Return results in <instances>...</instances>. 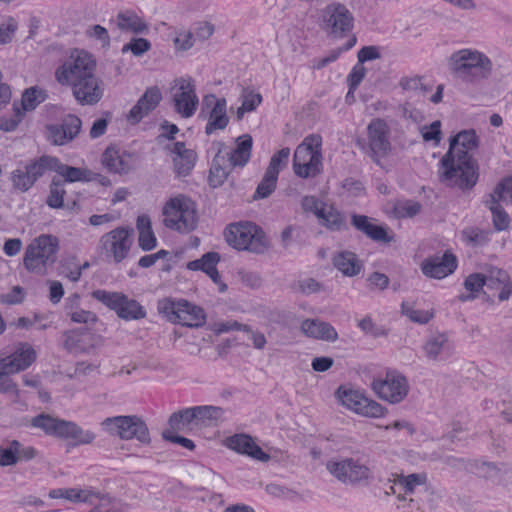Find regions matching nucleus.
I'll use <instances>...</instances> for the list:
<instances>
[{
  "mask_svg": "<svg viewBox=\"0 0 512 512\" xmlns=\"http://www.w3.org/2000/svg\"><path fill=\"white\" fill-rule=\"evenodd\" d=\"M334 266L345 276H355L361 270V264L355 253L342 251L333 257Z\"/></svg>",
  "mask_w": 512,
  "mask_h": 512,
  "instance_id": "7c9ffc66",
  "label": "nucleus"
},
{
  "mask_svg": "<svg viewBox=\"0 0 512 512\" xmlns=\"http://www.w3.org/2000/svg\"><path fill=\"white\" fill-rule=\"evenodd\" d=\"M67 420L41 413L31 419V426L41 429L49 436L62 438Z\"/></svg>",
  "mask_w": 512,
  "mask_h": 512,
  "instance_id": "cd10ccee",
  "label": "nucleus"
},
{
  "mask_svg": "<svg viewBox=\"0 0 512 512\" xmlns=\"http://www.w3.org/2000/svg\"><path fill=\"white\" fill-rule=\"evenodd\" d=\"M96 438L95 433L90 430H83L78 424L72 421H67L62 439H73L75 445L91 444Z\"/></svg>",
  "mask_w": 512,
  "mask_h": 512,
  "instance_id": "72a5a7b5",
  "label": "nucleus"
},
{
  "mask_svg": "<svg viewBox=\"0 0 512 512\" xmlns=\"http://www.w3.org/2000/svg\"><path fill=\"white\" fill-rule=\"evenodd\" d=\"M229 246L239 251L263 254L269 248V241L264 231L252 222L229 224L224 231Z\"/></svg>",
  "mask_w": 512,
  "mask_h": 512,
  "instance_id": "20e7f679",
  "label": "nucleus"
},
{
  "mask_svg": "<svg viewBox=\"0 0 512 512\" xmlns=\"http://www.w3.org/2000/svg\"><path fill=\"white\" fill-rule=\"evenodd\" d=\"M161 99L162 94L157 86L147 88L144 94L130 110L128 119L134 123H138L159 105Z\"/></svg>",
  "mask_w": 512,
  "mask_h": 512,
  "instance_id": "412c9836",
  "label": "nucleus"
},
{
  "mask_svg": "<svg viewBox=\"0 0 512 512\" xmlns=\"http://www.w3.org/2000/svg\"><path fill=\"white\" fill-rule=\"evenodd\" d=\"M56 164H57L56 157L43 155L40 158H38L34 161H31L26 166L31 174V177H32L34 183H35L46 172H48V171L56 172Z\"/></svg>",
  "mask_w": 512,
  "mask_h": 512,
  "instance_id": "c9c22d12",
  "label": "nucleus"
},
{
  "mask_svg": "<svg viewBox=\"0 0 512 512\" xmlns=\"http://www.w3.org/2000/svg\"><path fill=\"white\" fill-rule=\"evenodd\" d=\"M18 29V22L9 16L2 22V45L11 43Z\"/></svg>",
  "mask_w": 512,
  "mask_h": 512,
  "instance_id": "e2e57ef3",
  "label": "nucleus"
},
{
  "mask_svg": "<svg viewBox=\"0 0 512 512\" xmlns=\"http://www.w3.org/2000/svg\"><path fill=\"white\" fill-rule=\"evenodd\" d=\"M336 394L345 407L357 414L371 418H379L385 414V408L381 404L367 398L358 390H346L339 387Z\"/></svg>",
  "mask_w": 512,
  "mask_h": 512,
  "instance_id": "dca6fc26",
  "label": "nucleus"
},
{
  "mask_svg": "<svg viewBox=\"0 0 512 512\" xmlns=\"http://www.w3.org/2000/svg\"><path fill=\"white\" fill-rule=\"evenodd\" d=\"M151 48L150 42L145 38H134L129 43L125 44L122 52L126 53L131 51L135 56H141Z\"/></svg>",
  "mask_w": 512,
  "mask_h": 512,
  "instance_id": "13d9d810",
  "label": "nucleus"
},
{
  "mask_svg": "<svg viewBox=\"0 0 512 512\" xmlns=\"http://www.w3.org/2000/svg\"><path fill=\"white\" fill-rule=\"evenodd\" d=\"M262 102V96L251 90L244 89L242 93V106L248 111H254Z\"/></svg>",
  "mask_w": 512,
  "mask_h": 512,
  "instance_id": "69168bd1",
  "label": "nucleus"
},
{
  "mask_svg": "<svg viewBox=\"0 0 512 512\" xmlns=\"http://www.w3.org/2000/svg\"><path fill=\"white\" fill-rule=\"evenodd\" d=\"M487 208L490 210L492 214V223L493 227L496 231H504L509 228L510 217L508 213L504 210L501 203L496 202V200H485L484 201Z\"/></svg>",
  "mask_w": 512,
  "mask_h": 512,
  "instance_id": "e433bc0d",
  "label": "nucleus"
},
{
  "mask_svg": "<svg viewBox=\"0 0 512 512\" xmlns=\"http://www.w3.org/2000/svg\"><path fill=\"white\" fill-rule=\"evenodd\" d=\"M389 135L390 128L383 119H373L367 127L369 155L378 165H380V160L391 152Z\"/></svg>",
  "mask_w": 512,
  "mask_h": 512,
  "instance_id": "f3484780",
  "label": "nucleus"
},
{
  "mask_svg": "<svg viewBox=\"0 0 512 512\" xmlns=\"http://www.w3.org/2000/svg\"><path fill=\"white\" fill-rule=\"evenodd\" d=\"M277 179V175L266 170L261 182L256 188L253 198L265 199L269 197L276 189Z\"/></svg>",
  "mask_w": 512,
  "mask_h": 512,
  "instance_id": "de8ad7c7",
  "label": "nucleus"
},
{
  "mask_svg": "<svg viewBox=\"0 0 512 512\" xmlns=\"http://www.w3.org/2000/svg\"><path fill=\"white\" fill-rule=\"evenodd\" d=\"M457 265L456 256L446 251L442 256L435 255L425 259L421 264V270L429 278L442 279L452 274Z\"/></svg>",
  "mask_w": 512,
  "mask_h": 512,
  "instance_id": "6ab92c4d",
  "label": "nucleus"
},
{
  "mask_svg": "<svg viewBox=\"0 0 512 512\" xmlns=\"http://www.w3.org/2000/svg\"><path fill=\"white\" fill-rule=\"evenodd\" d=\"M473 471L482 478L493 479L499 475V468L491 462H474Z\"/></svg>",
  "mask_w": 512,
  "mask_h": 512,
  "instance_id": "4d7b16f0",
  "label": "nucleus"
},
{
  "mask_svg": "<svg viewBox=\"0 0 512 512\" xmlns=\"http://www.w3.org/2000/svg\"><path fill=\"white\" fill-rule=\"evenodd\" d=\"M58 249L57 237L48 234L40 235L27 246L24 266L28 271L44 274L47 266L55 263Z\"/></svg>",
  "mask_w": 512,
  "mask_h": 512,
  "instance_id": "1a4fd4ad",
  "label": "nucleus"
},
{
  "mask_svg": "<svg viewBox=\"0 0 512 512\" xmlns=\"http://www.w3.org/2000/svg\"><path fill=\"white\" fill-rule=\"evenodd\" d=\"M401 312L408 317L412 322L418 324H426L432 319L433 312L425 310H415L408 302H403L401 305Z\"/></svg>",
  "mask_w": 512,
  "mask_h": 512,
  "instance_id": "603ef678",
  "label": "nucleus"
},
{
  "mask_svg": "<svg viewBox=\"0 0 512 512\" xmlns=\"http://www.w3.org/2000/svg\"><path fill=\"white\" fill-rule=\"evenodd\" d=\"M489 234V231L477 227H467L462 230L461 238L468 246L480 247L489 242Z\"/></svg>",
  "mask_w": 512,
  "mask_h": 512,
  "instance_id": "c03bdc74",
  "label": "nucleus"
},
{
  "mask_svg": "<svg viewBox=\"0 0 512 512\" xmlns=\"http://www.w3.org/2000/svg\"><path fill=\"white\" fill-rule=\"evenodd\" d=\"M61 123L63 124L65 133L71 141L77 137L82 126V121L78 116L69 114L63 118Z\"/></svg>",
  "mask_w": 512,
  "mask_h": 512,
  "instance_id": "6e6d98bb",
  "label": "nucleus"
},
{
  "mask_svg": "<svg viewBox=\"0 0 512 512\" xmlns=\"http://www.w3.org/2000/svg\"><path fill=\"white\" fill-rule=\"evenodd\" d=\"M199 117L208 119L205 133L211 135L215 130H223L229 123L227 115V102L225 98H216L210 94L203 98L202 109Z\"/></svg>",
  "mask_w": 512,
  "mask_h": 512,
  "instance_id": "a211bd4d",
  "label": "nucleus"
},
{
  "mask_svg": "<svg viewBox=\"0 0 512 512\" xmlns=\"http://www.w3.org/2000/svg\"><path fill=\"white\" fill-rule=\"evenodd\" d=\"M450 72L466 83L478 84L492 74L493 64L487 55L475 49H461L449 57Z\"/></svg>",
  "mask_w": 512,
  "mask_h": 512,
  "instance_id": "7ed1b4c3",
  "label": "nucleus"
},
{
  "mask_svg": "<svg viewBox=\"0 0 512 512\" xmlns=\"http://www.w3.org/2000/svg\"><path fill=\"white\" fill-rule=\"evenodd\" d=\"M301 331L307 336L323 341L335 342L338 333L335 328L327 322L318 319H306L301 323Z\"/></svg>",
  "mask_w": 512,
  "mask_h": 512,
  "instance_id": "393cba45",
  "label": "nucleus"
},
{
  "mask_svg": "<svg viewBox=\"0 0 512 512\" xmlns=\"http://www.w3.org/2000/svg\"><path fill=\"white\" fill-rule=\"evenodd\" d=\"M36 359L35 349L27 342L17 343L12 352L2 358V394L9 396L11 401H16L18 390L16 385L5 376L28 369Z\"/></svg>",
  "mask_w": 512,
  "mask_h": 512,
  "instance_id": "0eeeda50",
  "label": "nucleus"
},
{
  "mask_svg": "<svg viewBox=\"0 0 512 512\" xmlns=\"http://www.w3.org/2000/svg\"><path fill=\"white\" fill-rule=\"evenodd\" d=\"M493 199L501 204L508 205L512 203V177L502 179L488 195L486 200Z\"/></svg>",
  "mask_w": 512,
  "mask_h": 512,
  "instance_id": "37998d69",
  "label": "nucleus"
},
{
  "mask_svg": "<svg viewBox=\"0 0 512 512\" xmlns=\"http://www.w3.org/2000/svg\"><path fill=\"white\" fill-rule=\"evenodd\" d=\"M237 146L230 153H227L229 166L243 167L250 159L252 150V137L249 134L242 135L236 139Z\"/></svg>",
  "mask_w": 512,
  "mask_h": 512,
  "instance_id": "c85d7f7f",
  "label": "nucleus"
},
{
  "mask_svg": "<svg viewBox=\"0 0 512 512\" xmlns=\"http://www.w3.org/2000/svg\"><path fill=\"white\" fill-rule=\"evenodd\" d=\"M95 61L84 51L72 54L55 71L56 80L62 85H69L72 94L82 106L97 104L103 97L102 81L94 74Z\"/></svg>",
  "mask_w": 512,
  "mask_h": 512,
  "instance_id": "f03ea898",
  "label": "nucleus"
},
{
  "mask_svg": "<svg viewBox=\"0 0 512 512\" xmlns=\"http://www.w3.org/2000/svg\"><path fill=\"white\" fill-rule=\"evenodd\" d=\"M170 150L175 155L173 158L175 172L179 176H187L195 165L196 153L187 149L183 142L174 143Z\"/></svg>",
  "mask_w": 512,
  "mask_h": 512,
  "instance_id": "a878e982",
  "label": "nucleus"
},
{
  "mask_svg": "<svg viewBox=\"0 0 512 512\" xmlns=\"http://www.w3.org/2000/svg\"><path fill=\"white\" fill-rule=\"evenodd\" d=\"M48 138L54 145H65L71 140L63 129V124L48 126Z\"/></svg>",
  "mask_w": 512,
  "mask_h": 512,
  "instance_id": "052dcab7",
  "label": "nucleus"
},
{
  "mask_svg": "<svg viewBox=\"0 0 512 512\" xmlns=\"http://www.w3.org/2000/svg\"><path fill=\"white\" fill-rule=\"evenodd\" d=\"M320 223L332 231L346 229V222L343 215L333 206H323L319 212Z\"/></svg>",
  "mask_w": 512,
  "mask_h": 512,
  "instance_id": "473e14b6",
  "label": "nucleus"
},
{
  "mask_svg": "<svg viewBox=\"0 0 512 512\" xmlns=\"http://www.w3.org/2000/svg\"><path fill=\"white\" fill-rule=\"evenodd\" d=\"M11 181L13 187L21 192L29 190L34 185V181L27 166H25L24 169L14 170L11 174Z\"/></svg>",
  "mask_w": 512,
  "mask_h": 512,
  "instance_id": "8fccbe9b",
  "label": "nucleus"
},
{
  "mask_svg": "<svg viewBox=\"0 0 512 512\" xmlns=\"http://www.w3.org/2000/svg\"><path fill=\"white\" fill-rule=\"evenodd\" d=\"M46 98L47 94L45 90L39 87H30L23 92L21 103L18 105L22 111L26 113L27 111L34 110L39 104L44 102Z\"/></svg>",
  "mask_w": 512,
  "mask_h": 512,
  "instance_id": "4c0bfd02",
  "label": "nucleus"
},
{
  "mask_svg": "<svg viewBox=\"0 0 512 512\" xmlns=\"http://www.w3.org/2000/svg\"><path fill=\"white\" fill-rule=\"evenodd\" d=\"M371 387L379 398L392 404L401 402L409 391L406 377L396 370H387L385 377L374 379Z\"/></svg>",
  "mask_w": 512,
  "mask_h": 512,
  "instance_id": "4468645a",
  "label": "nucleus"
},
{
  "mask_svg": "<svg viewBox=\"0 0 512 512\" xmlns=\"http://www.w3.org/2000/svg\"><path fill=\"white\" fill-rule=\"evenodd\" d=\"M319 27L328 36L343 38L352 31L354 16L345 4L333 1L320 10Z\"/></svg>",
  "mask_w": 512,
  "mask_h": 512,
  "instance_id": "9d476101",
  "label": "nucleus"
},
{
  "mask_svg": "<svg viewBox=\"0 0 512 512\" xmlns=\"http://www.w3.org/2000/svg\"><path fill=\"white\" fill-rule=\"evenodd\" d=\"M370 290H385L389 285V278L384 273L373 272L367 278Z\"/></svg>",
  "mask_w": 512,
  "mask_h": 512,
  "instance_id": "774afa93",
  "label": "nucleus"
},
{
  "mask_svg": "<svg viewBox=\"0 0 512 512\" xmlns=\"http://www.w3.org/2000/svg\"><path fill=\"white\" fill-rule=\"evenodd\" d=\"M351 221L358 231L374 241L388 243L392 240L383 226L372 223L365 215L353 214Z\"/></svg>",
  "mask_w": 512,
  "mask_h": 512,
  "instance_id": "bb28decb",
  "label": "nucleus"
},
{
  "mask_svg": "<svg viewBox=\"0 0 512 512\" xmlns=\"http://www.w3.org/2000/svg\"><path fill=\"white\" fill-rule=\"evenodd\" d=\"M365 74L366 69L363 65L357 64L354 66V68L352 69L347 78L349 85V94H353V92L357 89L361 81L364 79Z\"/></svg>",
  "mask_w": 512,
  "mask_h": 512,
  "instance_id": "0e129e2a",
  "label": "nucleus"
},
{
  "mask_svg": "<svg viewBox=\"0 0 512 512\" xmlns=\"http://www.w3.org/2000/svg\"><path fill=\"white\" fill-rule=\"evenodd\" d=\"M226 443L230 449L240 454H245L254 460L260 462H268L270 460V455L264 452L250 435L235 434L227 438Z\"/></svg>",
  "mask_w": 512,
  "mask_h": 512,
  "instance_id": "aec40b11",
  "label": "nucleus"
},
{
  "mask_svg": "<svg viewBox=\"0 0 512 512\" xmlns=\"http://www.w3.org/2000/svg\"><path fill=\"white\" fill-rule=\"evenodd\" d=\"M196 423L208 424V422L219 419L223 414V409L218 406H195Z\"/></svg>",
  "mask_w": 512,
  "mask_h": 512,
  "instance_id": "3c124183",
  "label": "nucleus"
},
{
  "mask_svg": "<svg viewBox=\"0 0 512 512\" xmlns=\"http://www.w3.org/2000/svg\"><path fill=\"white\" fill-rule=\"evenodd\" d=\"M102 428L110 435L122 440L136 439L140 443H151L149 429L142 418L136 415L114 416L104 419Z\"/></svg>",
  "mask_w": 512,
  "mask_h": 512,
  "instance_id": "9b49d317",
  "label": "nucleus"
},
{
  "mask_svg": "<svg viewBox=\"0 0 512 512\" xmlns=\"http://www.w3.org/2000/svg\"><path fill=\"white\" fill-rule=\"evenodd\" d=\"M131 157L132 155L130 153L110 146L103 152L101 162L108 171L117 174H125L131 170V163L129 161Z\"/></svg>",
  "mask_w": 512,
  "mask_h": 512,
  "instance_id": "b1692460",
  "label": "nucleus"
},
{
  "mask_svg": "<svg viewBox=\"0 0 512 512\" xmlns=\"http://www.w3.org/2000/svg\"><path fill=\"white\" fill-rule=\"evenodd\" d=\"M64 181L61 179H53L50 185V193L47 197L46 203L51 208H61L63 206V197L66 193Z\"/></svg>",
  "mask_w": 512,
  "mask_h": 512,
  "instance_id": "09e8293b",
  "label": "nucleus"
},
{
  "mask_svg": "<svg viewBox=\"0 0 512 512\" xmlns=\"http://www.w3.org/2000/svg\"><path fill=\"white\" fill-rule=\"evenodd\" d=\"M477 147L474 130H463L452 137L449 150L440 160V181L461 191L472 190L479 178V166L471 153Z\"/></svg>",
  "mask_w": 512,
  "mask_h": 512,
  "instance_id": "f257e3e1",
  "label": "nucleus"
},
{
  "mask_svg": "<svg viewBox=\"0 0 512 512\" xmlns=\"http://www.w3.org/2000/svg\"><path fill=\"white\" fill-rule=\"evenodd\" d=\"M25 113L22 111L18 103H13V115L2 121V131L10 132L14 131L19 123L23 120Z\"/></svg>",
  "mask_w": 512,
  "mask_h": 512,
  "instance_id": "680f3d73",
  "label": "nucleus"
},
{
  "mask_svg": "<svg viewBox=\"0 0 512 512\" xmlns=\"http://www.w3.org/2000/svg\"><path fill=\"white\" fill-rule=\"evenodd\" d=\"M162 214L165 227L180 233H189L198 225L196 204L184 195L170 198L165 203Z\"/></svg>",
  "mask_w": 512,
  "mask_h": 512,
  "instance_id": "39448f33",
  "label": "nucleus"
},
{
  "mask_svg": "<svg viewBox=\"0 0 512 512\" xmlns=\"http://www.w3.org/2000/svg\"><path fill=\"white\" fill-rule=\"evenodd\" d=\"M485 283L484 275L482 273H472L468 275L464 280V287L467 291H470L471 294H461L458 297L459 300L461 302L473 300L476 297L475 294L482 290Z\"/></svg>",
  "mask_w": 512,
  "mask_h": 512,
  "instance_id": "a18cd8bd",
  "label": "nucleus"
},
{
  "mask_svg": "<svg viewBox=\"0 0 512 512\" xmlns=\"http://www.w3.org/2000/svg\"><path fill=\"white\" fill-rule=\"evenodd\" d=\"M172 101L175 111L183 118L192 117L198 107L194 80L191 77H180L174 80Z\"/></svg>",
  "mask_w": 512,
  "mask_h": 512,
  "instance_id": "2eb2a0df",
  "label": "nucleus"
},
{
  "mask_svg": "<svg viewBox=\"0 0 512 512\" xmlns=\"http://www.w3.org/2000/svg\"><path fill=\"white\" fill-rule=\"evenodd\" d=\"M231 168H233V166H229V163L226 164V157L221 155V151H219L214 157L210 168V185L213 187L221 186L228 177Z\"/></svg>",
  "mask_w": 512,
  "mask_h": 512,
  "instance_id": "2f4dec72",
  "label": "nucleus"
},
{
  "mask_svg": "<svg viewBox=\"0 0 512 512\" xmlns=\"http://www.w3.org/2000/svg\"><path fill=\"white\" fill-rule=\"evenodd\" d=\"M196 418L195 407H191L172 413L169 417L168 423L171 430L179 431L192 422H196Z\"/></svg>",
  "mask_w": 512,
  "mask_h": 512,
  "instance_id": "79ce46f5",
  "label": "nucleus"
},
{
  "mask_svg": "<svg viewBox=\"0 0 512 512\" xmlns=\"http://www.w3.org/2000/svg\"><path fill=\"white\" fill-rule=\"evenodd\" d=\"M441 122L436 120L429 126H424L421 129L422 137L425 141H435L438 144L441 140Z\"/></svg>",
  "mask_w": 512,
  "mask_h": 512,
  "instance_id": "338daca9",
  "label": "nucleus"
},
{
  "mask_svg": "<svg viewBox=\"0 0 512 512\" xmlns=\"http://www.w3.org/2000/svg\"><path fill=\"white\" fill-rule=\"evenodd\" d=\"M50 498H65L72 502L94 504L95 492L92 490L54 489L49 492Z\"/></svg>",
  "mask_w": 512,
  "mask_h": 512,
  "instance_id": "f704fd0d",
  "label": "nucleus"
},
{
  "mask_svg": "<svg viewBox=\"0 0 512 512\" xmlns=\"http://www.w3.org/2000/svg\"><path fill=\"white\" fill-rule=\"evenodd\" d=\"M370 477L371 471L367 466L349 458L347 483L358 484L364 480H368Z\"/></svg>",
  "mask_w": 512,
  "mask_h": 512,
  "instance_id": "49530a36",
  "label": "nucleus"
},
{
  "mask_svg": "<svg viewBox=\"0 0 512 512\" xmlns=\"http://www.w3.org/2000/svg\"><path fill=\"white\" fill-rule=\"evenodd\" d=\"M92 297L114 310L122 319L138 320L146 316L144 308L136 300L129 299L122 293L95 290Z\"/></svg>",
  "mask_w": 512,
  "mask_h": 512,
  "instance_id": "f8f14e48",
  "label": "nucleus"
},
{
  "mask_svg": "<svg viewBox=\"0 0 512 512\" xmlns=\"http://www.w3.org/2000/svg\"><path fill=\"white\" fill-rule=\"evenodd\" d=\"M423 352L427 359L441 361L452 354L451 344L445 333L431 334L423 344Z\"/></svg>",
  "mask_w": 512,
  "mask_h": 512,
  "instance_id": "5701e85b",
  "label": "nucleus"
},
{
  "mask_svg": "<svg viewBox=\"0 0 512 512\" xmlns=\"http://www.w3.org/2000/svg\"><path fill=\"white\" fill-rule=\"evenodd\" d=\"M322 138L311 134L296 147L293 156V170L300 178H313L322 172Z\"/></svg>",
  "mask_w": 512,
  "mask_h": 512,
  "instance_id": "423d86ee",
  "label": "nucleus"
},
{
  "mask_svg": "<svg viewBox=\"0 0 512 512\" xmlns=\"http://www.w3.org/2000/svg\"><path fill=\"white\" fill-rule=\"evenodd\" d=\"M157 310L168 321L189 328H199L206 323L204 310L185 299H160L157 303Z\"/></svg>",
  "mask_w": 512,
  "mask_h": 512,
  "instance_id": "6e6552de",
  "label": "nucleus"
},
{
  "mask_svg": "<svg viewBox=\"0 0 512 512\" xmlns=\"http://www.w3.org/2000/svg\"><path fill=\"white\" fill-rule=\"evenodd\" d=\"M136 228L139 232L138 243L142 250L150 251L157 245L156 237L152 230L150 217L140 215L137 218Z\"/></svg>",
  "mask_w": 512,
  "mask_h": 512,
  "instance_id": "c756f323",
  "label": "nucleus"
},
{
  "mask_svg": "<svg viewBox=\"0 0 512 512\" xmlns=\"http://www.w3.org/2000/svg\"><path fill=\"white\" fill-rule=\"evenodd\" d=\"M485 279V286L489 289H499L502 285L508 284L510 281L509 274L498 267L487 266L482 272Z\"/></svg>",
  "mask_w": 512,
  "mask_h": 512,
  "instance_id": "a19ab883",
  "label": "nucleus"
},
{
  "mask_svg": "<svg viewBox=\"0 0 512 512\" xmlns=\"http://www.w3.org/2000/svg\"><path fill=\"white\" fill-rule=\"evenodd\" d=\"M133 228L117 227L101 236L99 247L114 263L122 262L133 244Z\"/></svg>",
  "mask_w": 512,
  "mask_h": 512,
  "instance_id": "ddd939ff",
  "label": "nucleus"
},
{
  "mask_svg": "<svg viewBox=\"0 0 512 512\" xmlns=\"http://www.w3.org/2000/svg\"><path fill=\"white\" fill-rule=\"evenodd\" d=\"M37 455V451L32 446H26L18 440L7 441L5 447H2V467L13 466L19 462L30 461Z\"/></svg>",
  "mask_w": 512,
  "mask_h": 512,
  "instance_id": "4be33fe9",
  "label": "nucleus"
},
{
  "mask_svg": "<svg viewBox=\"0 0 512 512\" xmlns=\"http://www.w3.org/2000/svg\"><path fill=\"white\" fill-rule=\"evenodd\" d=\"M117 25L121 30L132 31L137 34L147 30L145 22L133 12L119 13Z\"/></svg>",
  "mask_w": 512,
  "mask_h": 512,
  "instance_id": "ea45409f",
  "label": "nucleus"
},
{
  "mask_svg": "<svg viewBox=\"0 0 512 512\" xmlns=\"http://www.w3.org/2000/svg\"><path fill=\"white\" fill-rule=\"evenodd\" d=\"M425 476L421 474H410L407 476L401 475L395 480L396 484L404 487L407 493H412L417 485L423 484Z\"/></svg>",
  "mask_w": 512,
  "mask_h": 512,
  "instance_id": "bf43d9fd",
  "label": "nucleus"
},
{
  "mask_svg": "<svg viewBox=\"0 0 512 512\" xmlns=\"http://www.w3.org/2000/svg\"><path fill=\"white\" fill-rule=\"evenodd\" d=\"M56 172L64 178V182L86 181L87 179H93L91 171L62 164L58 159Z\"/></svg>",
  "mask_w": 512,
  "mask_h": 512,
  "instance_id": "58836bf2",
  "label": "nucleus"
},
{
  "mask_svg": "<svg viewBox=\"0 0 512 512\" xmlns=\"http://www.w3.org/2000/svg\"><path fill=\"white\" fill-rule=\"evenodd\" d=\"M289 157L290 149L288 147L282 148L271 157L266 170L278 176L279 172L287 166Z\"/></svg>",
  "mask_w": 512,
  "mask_h": 512,
  "instance_id": "864d4df0",
  "label": "nucleus"
},
{
  "mask_svg": "<svg viewBox=\"0 0 512 512\" xmlns=\"http://www.w3.org/2000/svg\"><path fill=\"white\" fill-rule=\"evenodd\" d=\"M349 458L341 461H329L326 465L327 470L339 481L347 483Z\"/></svg>",
  "mask_w": 512,
  "mask_h": 512,
  "instance_id": "5fc2aeb1",
  "label": "nucleus"
}]
</instances>
